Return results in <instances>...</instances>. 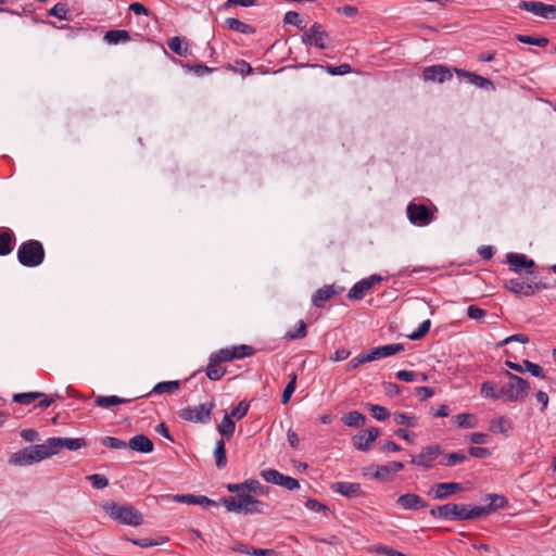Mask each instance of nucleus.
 Listing matches in <instances>:
<instances>
[{
    "instance_id": "nucleus-23",
    "label": "nucleus",
    "mask_w": 556,
    "mask_h": 556,
    "mask_svg": "<svg viewBox=\"0 0 556 556\" xmlns=\"http://www.w3.org/2000/svg\"><path fill=\"white\" fill-rule=\"evenodd\" d=\"M15 235L10 228H0V256L10 254L13 251Z\"/></svg>"
},
{
    "instance_id": "nucleus-31",
    "label": "nucleus",
    "mask_w": 556,
    "mask_h": 556,
    "mask_svg": "<svg viewBox=\"0 0 556 556\" xmlns=\"http://www.w3.org/2000/svg\"><path fill=\"white\" fill-rule=\"evenodd\" d=\"M130 399L119 397L117 395H98L96 397V405L101 408H110L115 405H121L130 402Z\"/></svg>"
},
{
    "instance_id": "nucleus-45",
    "label": "nucleus",
    "mask_w": 556,
    "mask_h": 556,
    "mask_svg": "<svg viewBox=\"0 0 556 556\" xmlns=\"http://www.w3.org/2000/svg\"><path fill=\"white\" fill-rule=\"evenodd\" d=\"M516 39L521 43L534 45L539 47H545L548 43L546 37H531L527 35H517Z\"/></svg>"
},
{
    "instance_id": "nucleus-24",
    "label": "nucleus",
    "mask_w": 556,
    "mask_h": 556,
    "mask_svg": "<svg viewBox=\"0 0 556 556\" xmlns=\"http://www.w3.org/2000/svg\"><path fill=\"white\" fill-rule=\"evenodd\" d=\"M127 446L140 453H151L154 447L153 442L143 434L132 437Z\"/></svg>"
},
{
    "instance_id": "nucleus-17",
    "label": "nucleus",
    "mask_w": 556,
    "mask_h": 556,
    "mask_svg": "<svg viewBox=\"0 0 556 556\" xmlns=\"http://www.w3.org/2000/svg\"><path fill=\"white\" fill-rule=\"evenodd\" d=\"M505 365L515 371H518V372L529 371L534 377L545 379V374H544L543 368L540 365L534 364L528 359H525L522 362V364H517L511 361H506Z\"/></svg>"
},
{
    "instance_id": "nucleus-50",
    "label": "nucleus",
    "mask_w": 556,
    "mask_h": 556,
    "mask_svg": "<svg viewBox=\"0 0 556 556\" xmlns=\"http://www.w3.org/2000/svg\"><path fill=\"white\" fill-rule=\"evenodd\" d=\"M367 407L369 408V410L372 413V416L377 420L382 421V420H386L390 416L389 410L383 406L376 405V404H368Z\"/></svg>"
},
{
    "instance_id": "nucleus-57",
    "label": "nucleus",
    "mask_w": 556,
    "mask_h": 556,
    "mask_svg": "<svg viewBox=\"0 0 556 556\" xmlns=\"http://www.w3.org/2000/svg\"><path fill=\"white\" fill-rule=\"evenodd\" d=\"M249 410V404L245 403V402H240L238 404V406H236L232 410H231V414L229 415L231 418H236L237 420L243 418L247 413Z\"/></svg>"
},
{
    "instance_id": "nucleus-41",
    "label": "nucleus",
    "mask_w": 556,
    "mask_h": 556,
    "mask_svg": "<svg viewBox=\"0 0 556 556\" xmlns=\"http://www.w3.org/2000/svg\"><path fill=\"white\" fill-rule=\"evenodd\" d=\"M215 463L218 468H224L227 464L226 448L223 440L216 442L214 450Z\"/></svg>"
},
{
    "instance_id": "nucleus-3",
    "label": "nucleus",
    "mask_w": 556,
    "mask_h": 556,
    "mask_svg": "<svg viewBox=\"0 0 556 556\" xmlns=\"http://www.w3.org/2000/svg\"><path fill=\"white\" fill-rule=\"evenodd\" d=\"M17 260L25 267H37L45 260V249L38 240H27L17 249Z\"/></svg>"
},
{
    "instance_id": "nucleus-39",
    "label": "nucleus",
    "mask_w": 556,
    "mask_h": 556,
    "mask_svg": "<svg viewBox=\"0 0 556 556\" xmlns=\"http://www.w3.org/2000/svg\"><path fill=\"white\" fill-rule=\"evenodd\" d=\"M342 420L346 426L353 428H361L366 424V417L356 410L348 413Z\"/></svg>"
},
{
    "instance_id": "nucleus-64",
    "label": "nucleus",
    "mask_w": 556,
    "mask_h": 556,
    "mask_svg": "<svg viewBox=\"0 0 556 556\" xmlns=\"http://www.w3.org/2000/svg\"><path fill=\"white\" fill-rule=\"evenodd\" d=\"M280 485L291 491L300 488V483L296 479L285 475L281 479Z\"/></svg>"
},
{
    "instance_id": "nucleus-33",
    "label": "nucleus",
    "mask_w": 556,
    "mask_h": 556,
    "mask_svg": "<svg viewBox=\"0 0 556 556\" xmlns=\"http://www.w3.org/2000/svg\"><path fill=\"white\" fill-rule=\"evenodd\" d=\"M490 430L493 433L508 434L513 430V424L506 417H498L490 422Z\"/></svg>"
},
{
    "instance_id": "nucleus-22",
    "label": "nucleus",
    "mask_w": 556,
    "mask_h": 556,
    "mask_svg": "<svg viewBox=\"0 0 556 556\" xmlns=\"http://www.w3.org/2000/svg\"><path fill=\"white\" fill-rule=\"evenodd\" d=\"M454 71L459 77L467 78L470 84H472L479 88L494 89L493 83L488 78H484L480 75H477L475 73L467 72V71H464L460 68H455Z\"/></svg>"
},
{
    "instance_id": "nucleus-29",
    "label": "nucleus",
    "mask_w": 556,
    "mask_h": 556,
    "mask_svg": "<svg viewBox=\"0 0 556 556\" xmlns=\"http://www.w3.org/2000/svg\"><path fill=\"white\" fill-rule=\"evenodd\" d=\"M175 501L185 503L188 505H208V506L215 505V502L213 500H210L208 497L203 496V495L181 494V495H176Z\"/></svg>"
},
{
    "instance_id": "nucleus-36",
    "label": "nucleus",
    "mask_w": 556,
    "mask_h": 556,
    "mask_svg": "<svg viewBox=\"0 0 556 556\" xmlns=\"http://www.w3.org/2000/svg\"><path fill=\"white\" fill-rule=\"evenodd\" d=\"M480 394L484 399L498 400L502 397L501 389L496 390L493 381H484L480 388Z\"/></svg>"
},
{
    "instance_id": "nucleus-10",
    "label": "nucleus",
    "mask_w": 556,
    "mask_h": 556,
    "mask_svg": "<svg viewBox=\"0 0 556 556\" xmlns=\"http://www.w3.org/2000/svg\"><path fill=\"white\" fill-rule=\"evenodd\" d=\"M442 454L441 447L437 444L428 445L421 448L420 453L413 456L410 463L424 468H432L435 459Z\"/></svg>"
},
{
    "instance_id": "nucleus-51",
    "label": "nucleus",
    "mask_w": 556,
    "mask_h": 556,
    "mask_svg": "<svg viewBox=\"0 0 556 556\" xmlns=\"http://www.w3.org/2000/svg\"><path fill=\"white\" fill-rule=\"evenodd\" d=\"M295 386H296V375L293 374L291 376L290 381L288 382V384L286 386V388L283 390L282 397H281L282 404H287L290 401L293 392L295 391Z\"/></svg>"
},
{
    "instance_id": "nucleus-30",
    "label": "nucleus",
    "mask_w": 556,
    "mask_h": 556,
    "mask_svg": "<svg viewBox=\"0 0 556 556\" xmlns=\"http://www.w3.org/2000/svg\"><path fill=\"white\" fill-rule=\"evenodd\" d=\"M9 463L13 466L20 467L33 465L34 463L30 457L28 446L13 453L9 459Z\"/></svg>"
},
{
    "instance_id": "nucleus-19",
    "label": "nucleus",
    "mask_w": 556,
    "mask_h": 556,
    "mask_svg": "<svg viewBox=\"0 0 556 556\" xmlns=\"http://www.w3.org/2000/svg\"><path fill=\"white\" fill-rule=\"evenodd\" d=\"M331 489L351 498L359 497L364 494L361 484L355 482H336L332 484Z\"/></svg>"
},
{
    "instance_id": "nucleus-60",
    "label": "nucleus",
    "mask_w": 556,
    "mask_h": 556,
    "mask_svg": "<svg viewBox=\"0 0 556 556\" xmlns=\"http://www.w3.org/2000/svg\"><path fill=\"white\" fill-rule=\"evenodd\" d=\"M396 378L401 381L413 382L418 380V374L409 370H399Z\"/></svg>"
},
{
    "instance_id": "nucleus-35",
    "label": "nucleus",
    "mask_w": 556,
    "mask_h": 556,
    "mask_svg": "<svg viewBox=\"0 0 556 556\" xmlns=\"http://www.w3.org/2000/svg\"><path fill=\"white\" fill-rule=\"evenodd\" d=\"M104 40L109 45H117L119 42H127L130 40L129 33L123 29L109 30L104 35Z\"/></svg>"
},
{
    "instance_id": "nucleus-18",
    "label": "nucleus",
    "mask_w": 556,
    "mask_h": 556,
    "mask_svg": "<svg viewBox=\"0 0 556 556\" xmlns=\"http://www.w3.org/2000/svg\"><path fill=\"white\" fill-rule=\"evenodd\" d=\"M53 448L55 454L60 452L61 448H67L70 451H77L87 445V442L83 438H51Z\"/></svg>"
},
{
    "instance_id": "nucleus-34",
    "label": "nucleus",
    "mask_w": 556,
    "mask_h": 556,
    "mask_svg": "<svg viewBox=\"0 0 556 556\" xmlns=\"http://www.w3.org/2000/svg\"><path fill=\"white\" fill-rule=\"evenodd\" d=\"M180 389V381L179 380H172V381H162L154 386L152 389V393L155 394H174Z\"/></svg>"
},
{
    "instance_id": "nucleus-8",
    "label": "nucleus",
    "mask_w": 556,
    "mask_h": 556,
    "mask_svg": "<svg viewBox=\"0 0 556 556\" xmlns=\"http://www.w3.org/2000/svg\"><path fill=\"white\" fill-rule=\"evenodd\" d=\"M519 9L530 12L536 16L556 20V5L546 4L541 1H520Z\"/></svg>"
},
{
    "instance_id": "nucleus-52",
    "label": "nucleus",
    "mask_w": 556,
    "mask_h": 556,
    "mask_svg": "<svg viewBox=\"0 0 556 556\" xmlns=\"http://www.w3.org/2000/svg\"><path fill=\"white\" fill-rule=\"evenodd\" d=\"M467 459V456L464 453H451L446 455V457L440 462V464L444 466H454L458 463H463Z\"/></svg>"
},
{
    "instance_id": "nucleus-1",
    "label": "nucleus",
    "mask_w": 556,
    "mask_h": 556,
    "mask_svg": "<svg viewBox=\"0 0 556 556\" xmlns=\"http://www.w3.org/2000/svg\"><path fill=\"white\" fill-rule=\"evenodd\" d=\"M101 508L110 516L111 519L131 527L142 525V514L131 505H119L114 501H104Z\"/></svg>"
},
{
    "instance_id": "nucleus-54",
    "label": "nucleus",
    "mask_w": 556,
    "mask_h": 556,
    "mask_svg": "<svg viewBox=\"0 0 556 556\" xmlns=\"http://www.w3.org/2000/svg\"><path fill=\"white\" fill-rule=\"evenodd\" d=\"M430 326H431V321L429 319L424 320L419 325L418 329L416 331H414L413 333H410L408 336V338L410 340H419V339H421L429 331Z\"/></svg>"
},
{
    "instance_id": "nucleus-28",
    "label": "nucleus",
    "mask_w": 556,
    "mask_h": 556,
    "mask_svg": "<svg viewBox=\"0 0 556 556\" xmlns=\"http://www.w3.org/2000/svg\"><path fill=\"white\" fill-rule=\"evenodd\" d=\"M404 464L401 462H391L387 465L377 466L374 477L377 479H387L391 473L401 471Z\"/></svg>"
},
{
    "instance_id": "nucleus-25",
    "label": "nucleus",
    "mask_w": 556,
    "mask_h": 556,
    "mask_svg": "<svg viewBox=\"0 0 556 556\" xmlns=\"http://www.w3.org/2000/svg\"><path fill=\"white\" fill-rule=\"evenodd\" d=\"M397 504L404 509H419L427 507V503L417 494L407 493L397 498Z\"/></svg>"
},
{
    "instance_id": "nucleus-48",
    "label": "nucleus",
    "mask_w": 556,
    "mask_h": 556,
    "mask_svg": "<svg viewBox=\"0 0 556 556\" xmlns=\"http://www.w3.org/2000/svg\"><path fill=\"white\" fill-rule=\"evenodd\" d=\"M101 443L104 446H108L110 448L114 450H123L127 447V443L121 439L114 438V437H104L101 439Z\"/></svg>"
},
{
    "instance_id": "nucleus-55",
    "label": "nucleus",
    "mask_w": 556,
    "mask_h": 556,
    "mask_svg": "<svg viewBox=\"0 0 556 556\" xmlns=\"http://www.w3.org/2000/svg\"><path fill=\"white\" fill-rule=\"evenodd\" d=\"M87 479L91 482L92 486L96 489H103V488L108 486V484H109L108 478L102 475H99V473L90 475L87 477Z\"/></svg>"
},
{
    "instance_id": "nucleus-21",
    "label": "nucleus",
    "mask_w": 556,
    "mask_h": 556,
    "mask_svg": "<svg viewBox=\"0 0 556 556\" xmlns=\"http://www.w3.org/2000/svg\"><path fill=\"white\" fill-rule=\"evenodd\" d=\"M227 489L229 492L242 491L248 494H262L264 486L257 480H248L243 483H230Z\"/></svg>"
},
{
    "instance_id": "nucleus-6",
    "label": "nucleus",
    "mask_w": 556,
    "mask_h": 556,
    "mask_svg": "<svg viewBox=\"0 0 556 556\" xmlns=\"http://www.w3.org/2000/svg\"><path fill=\"white\" fill-rule=\"evenodd\" d=\"M254 353V349L250 345L241 344L232 348L220 349L215 353L211 354L214 362L220 364L233 359H240L247 356H251Z\"/></svg>"
},
{
    "instance_id": "nucleus-53",
    "label": "nucleus",
    "mask_w": 556,
    "mask_h": 556,
    "mask_svg": "<svg viewBox=\"0 0 556 556\" xmlns=\"http://www.w3.org/2000/svg\"><path fill=\"white\" fill-rule=\"evenodd\" d=\"M306 336V324L303 320H300L298 324V328L294 331H288L286 333V338L289 340L302 339Z\"/></svg>"
},
{
    "instance_id": "nucleus-26",
    "label": "nucleus",
    "mask_w": 556,
    "mask_h": 556,
    "mask_svg": "<svg viewBox=\"0 0 556 556\" xmlns=\"http://www.w3.org/2000/svg\"><path fill=\"white\" fill-rule=\"evenodd\" d=\"M507 261L511 266V269L519 273L522 268H531L534 262L528 258L525 254L510 253L507 255Z\"/></svg>"
},
{
    "instance_id": "nucleus-46",
    "label": "nucleus",
    "mask_w": 556,
    "mask_h": 556,
    "mask_svg": "<svg viewBox=\"0 0 556 556\" xmlns=\"http://www.w3.org/2000/svg\"><path fill=\"white\" fill-rule=\"evenodd\" d=\"M168 47L173 52L177 53L178 55H186L188 52V47L179 37H173L168 41Z\"/></svg>"
},
{
    "instance_id": "nucleus-62",
    "label": "nucleus",
    "mask_w": 556,
    "mask_h": 556,
    "mask_svg": "<svg viewBox=\"0 0 556 556\" xmlns=\"http://www.w3.org/2000/svg\"><path fill=\"white\" fill-rule=\"evenodd\" d=\"M490 500H491V502L488 507V508H490V511L492 509L503 508L507 503V501L504 496L496 495V494L490 495Z\"/></svg>"
},
{
    "instance_id": "nucleus-2",
    "label": "nucleus",
    "mask_w": 556,
    "mask_h": 556,
    "mask_svg": "<svg viewBox=\"0 0 556 556\" xmlns=\"http://www.w3.org/2000/svg\"><path fill=\"white\" fill-rule=\"evenodd\" d=\"M237 495L229 496L223 500V505L228 511L243 513V514H255L261 513L263 509V503L255 500L251 494L247 492L237 491Z\"/></svg>"
},
{
    "instance_id": "nucleus-14",
    "label": "nucleus",
    "mask_w": 556,
    "mask_h": 556,
    "mask_svg": "<svg viewBox=\"0 0 556 556\" xmlns=\"http://www.w3.org/2000/svg\"><path fill=\"white\" fill-rule=\"evenodd\" d=\"M422 77L426 81L444 83L452 79L450 68L442 64L427 66L422 71Z\"/></svg>"
},
{
    "instance_id": "nucleus-58",
    "label": "nucleus",
    "mask_w": 556,
    "mask_h": 556,
    "mask_svg": "<svg viewBox=\"0 0 556 556\" xmlns=\"http://www.w3.org/2000/svg\"><path fill=\"white\" fill-rule=\"evenodd\" d=\"M365 363H369L368 359H367V355L366 353H362L359 355H357L356 357L352 358L348 365H346V370L348 371H351V370H354L356 369L358 366H361L362 364H365Z\"/></svg>"
},
{
    "instance_id": "nucleus-56",
    "label": "nucleus",
    "mask_w": 556,
    "mask_h": 556,
    "mask_svg": "<svg viewBox=\"0 0 556 556\" xmlns=\"http://www.w3.org/2000/svg\"><path fill=\"white\" fill-rule=\"evenodd\" d=\"M67 13L68 10L64 3H56L54 7L50 10V15L58 17L59 20H67Z\"/></svg>"
},
{
    "instance_id": "nucleus-44",
    "label": "nucleus",
    "mask_w": 556,
    "mask_h": 556,
    "mask_svg": "<svg viewBox=\"0 0 556 556\" xmlns=\"http://www.w3.org/2000/svg\"><path fill=\"white\" fill-rule=\"evenodd\" d=\"M455 421L460 428H473L476 426V417L472 414L463 413L455 417Z\"/></svg>"
},
{
    "instance_id": "nucleus-5",
    "label": "nucleus",
    "mask_w": 556,
    "mask_h": 556,
    "mask_svg": "<svg viewBox=\"0 0 556 556\" xmlns=\"http://www.w3.org/2000/svg\"><path fill=\"white\" fill-rule=\"evenodd\" d=\"M214 407L215 402L211 400L197 406H188L181 408L177 414L182 420L195 424H204L211 419Z\"/></svg>"
},
{
    "instance_id": "nucleus-4",
    "label": "nucleus",
    "mask_w": 556,
    "mask_h": 556,
    "mask_svg": "<svg viewBox=\"0 0 556 556\" xmlns=\"http://www.w3.org/2000/svg\"><path fill=\"white\" fill-rule=\"evenodd\" d=\"M509 382L501 388L502 397L508 402H522L529 395L530 384L523 378L506 371Z\"/></svg>"
},
{
    "instance_id": "nucleus-61",
    "label": "nucleus",
    "mask_w": 556,
    "mask_h": 556,
    "mask_svg": "<svg viewBox=\"0 0 556 556\" xmlns=\"http://www.w3.org/2000/svg\"><path fill=\"white\" fill-rule=\"evenodd\" d=\"M352 68L350 66V64H341L339 66H328L327 67V73H329L330 75H344V74H348V73H351Z\"/></svg>"
},
{
    "instance_id": "nucleus-9",
    "label": "nucleus",
    "mask_w": 556,
    "mask_h": 556,
    "mask_svg": "<svg viewBox=\"0 0 556 556\" xmlns=\"http://www.w3.org/2000/svg\"><path fill=\"white\" fill-rule=\"evenodd\" d=\"M407 216L412 224L417 226H427L433 220V214L424 204L409 203L407 205Z\"/></svg>"
},
{
    "instance_id": "nucleus-43",
    "label": "nucleus",
    "mask_w": 556,
    "mask_h": 556,
    "mask_svg": "<svg viewBox=\"0 0 556 556\" xmlns=\"http://www.w3.org/2000/svg\"><path fill=\"white\" fill-rule=\"evenodd\" d=\"M217 429L222 435L231 437L235 432L236 424L231 419V417L228 414H226L222 422L218 425Z\"/></svg>"
},
{
    "instance_id": "nucleus-37",
    "label": "nucleus",
    "mask_w": 556,
    "mask_h": 556,
    "mask_svg": "<svg viewBox=\"0 0 556 556\" xmlns=\"http://www.w3.org/2000/svg\"><path fill=\"white\" fill-rule=\"evenodd\" d=\"M393 421L400 426H407L415 428L419 425L418 417L413 414L395 413L393 415Z\"/></svg>"
},
{
    "instance_id": "nucleus-38",
    "label": "nucleus",
    "mask_w": 556,
    "mask_h": 556,
    "mask_svg": "<svg viewBox=\"0 0 556 556\" xmlns=\"http://www.w3.org/2000/svg\"><path fill=\"white\" fill-rule=\"evenodd\" d=\"M490 513V508L483 506H470L465 505L464 507V520L478 519Z\"/></svg>"
},
{
    "instance_id": "nucleus-20",
    "label": "nucleus",
    "mask_w": 556,
    "mask_h": 556,
    "mask_svg": "<svg viewBox=\"0 0 556 556\" xmlns=\"http://www.w3.org/2000/svg\"><path fill=\"white\" fill-rule=\"evenodd\" d=\"M463 491V486L457 482H442L438 483L433 489V497L435 500H443L457 492Z\"/></svg>"
},
{
    "instance_id": "nucleus-32",
    "label": "nucleus",
    "mask_w": 556,
    "mask_h": 556,
    "mask_svg": "<svg viewBox=\"0 0 556 556\" xmlns=\"http://www.w3.org/2000/svg\"><path fill=\"white\" fill-rule=\"evenodd\" d=\"M205 371L210 380L217 381L220 380L226 374V368L220 363L214 362L210 356Z\"/></svg>"
},
{
    "instance_id": "nucleus-7",
    "label": "nucleus",
    "mask_w": 556,
    "mask_h": 556,
    "mask_svg": "<svg viewBox=\"0 0 556 556\" xmlns=\"http://www.w3.org/2000/svg\"><path fill=\"white\" fill-rule=\"evenodd\" d=\"M302 42L313 45L319 49H327L329 47L330 36L320 24L314 23L302 35Z\"/></svg>"
},
{
    "instance_id": "nucleus-42",
    "label": "nucleus",
    "mask_w": 556,
    "mask_h": 556,
    "mask_svg": "<svg viewBox=\"0 0 556 556\" xmlns=\"http://www.w3.org/2000/svg\"><path fill=\"white\" fill-rule=\"evenodd\" d=\"M43 395L41 392L17 393L13 395V401L22 405H29Z\"/></svg>"
},
{
    "instance_id": "nucleus-15",
    "label": "nucleus",
    "mask_w": 556,
    "mask_h": 556,
    "mask_svg": "<svg viewBox=\"0 0 556 556\" xmlns=\"http://www.w3.org/2000/svg\"><path fill=\"white\" fill-rule=\"evenodd\" d=\"M379 435L380 430L378 428L372 427L365 431H362L357 435H354L352 438V442L357 450L367 452L370 450V444L375 442Z\"/></svg>"
},
{
    "instance_id": "nucleus-59",
    "label": "nucleus",
    "mask_w": 556,
    "mask_h": 556,
    "mask_svg": "<svg viewBox=\"0 0 556 556\" xmlns=\"http://www.w3.org/2000/svg\"><path fill=\"white\" fill-rule=\"evenodd\" d=\"M510 342H519V343H528L529 342V338L526 336V334H522V333H517V334H513V336H509L507 338H505L503 341H501L498 343L500 346H503V345H506Z\"/></svg>"
},
{
    "instance_id": "nucleus-11",
    "label": "nucleus",
    "mask_w": 556,
    "mask_h": 556,
    "mask_svg": "<svg viewBox=\"0 0 556 556\" xmlns=\"http://www.w3.org/2000/svg\"><path fill=\"white\" fill-rule=\"evenodd\" d=\"M464 507L465 505L463 504L448 503L432 508L430 514L435 518H443L447 520H464Z\"/></svg>"
},
{
    "instance_id": "nucleus-12",
    "label": "nucleus",
    "mask_w": 556,
    "mask_h": 556,
    "mask_svg": "<svg viewBox=\"0 0 556 556\" xmlns=\"http://www.w3.org/2000/svg\"><path fill=\"white\" fill-rule=\"evenodd\" d=\"M505 288L516 295L531 296L536 291L545 289L546 286L541 283H529L520 279H510L505 283Z\"/></svg>"
},
{
    "instance_id": "nucleus-47",
    "label": "nucleus",
    "mask_w": 556,
    "mask_h": 556,
    "mask_svg": "<svg viewBox=\"0 0 556 556\" xmlns=\"http://www.w3.org/2000/svg\"><path fill=\"white\" fill-rule=\"evenodd\" d=\"M262 477L268 483L280 485L283 475L276 469H267L262 471Z\"/></svg>"
},
{
    "instance_id": "nucleus-49",
    "label": "nucleus",
    "mask_w": 556,
    "mask_h": 556,
    "mask_svg": "<svg viewBox=\"0 0 556 556\" xmlns=\"http://www.w3.org/2000/svg\"><path fill=\"white\" fill-rule=\"evenodd\" d=\"M378 348L380 349L384 358L404 351V345L401 343L387 344Z\"/></svg>"
},
{
    "instance_id": "nucleus-63",
    "label": "nucleus",
    "mask_w": 556,
    "mask_h": 556,
    "mask_svg": "<svg viewBox=\"0 0 556 556\" xmlns=\"http://www.w3.org/2000/svg\"><path fill=\"white\" fill-rule=\"evenodd\" d=\"M467 315L471 319L480 320L485 316V311L476 305H470L467 308Z\"/></svg>"
},
{
    "instance_id": "nucleus-27",
    "label": "nucleus",
    "mask_w": 556,
    "mask_h": 556,
    "mask_svg": "<svg viewBox=\"0 0 556 556\" xmlns=\"http://www.w3.org/2000/svg\"><path fill=\"white\" fill-rule=\"evenodd\" d=\"M337 290L333 288V286H325L320 289H318L314 295H313V304L316 307H321L324 303L331 298H333L337 294Z\"/></svg>"
},
{
    "instance_id": "nucleus-16",
    "label": "nucleus",
    "mask_w": 556,
    "mask_h": 556,
    "mask_svg": "<svg viewBox=\"0 0 556 556\" xmlns=\"http://www.w3.org/2000/svg\"><path fill=\"white\" fill-rule=\"evenodd\" d=\"M33 463H39L55 455L52 440L49 438L42 444L28 446Z\"/></svg>"
},
{
    "instance_id": "nucleus-13",
    "label": "nucleus",
    "mask_w": 556,
    "mask_h": 556,
    "mask_svg": "<svg viewBox=\"0 0 556 556\" xmlns=\"http://www.w3.org/2000/svg\"><path fill=\"white\" fill-rule=\"evenodd\" d=\"M382 280V278L378 275H371L368 278H364L359 281H357L348 293V298L350 300H362L365 294L376 285L379 283Z\"/></svg>"
},
{
    "instance_id": "nucleus-40",
    "label": "nucleus",
    "mask_w": 556,
    "mask_h": 556,
    "mask_svg": "<svg viewBox=\"0 0 556 556\" xmlns=\"http://www.w3.org/2000/svg\"><path fill=\"white\" fill-rule=\"evenodd\" d=\"M226 24L233 31H238L241 34H253L254 33V28L252 26H250L249 24H245L235 17H228L226 20Z\"/></svg>"
}]
</instances>
